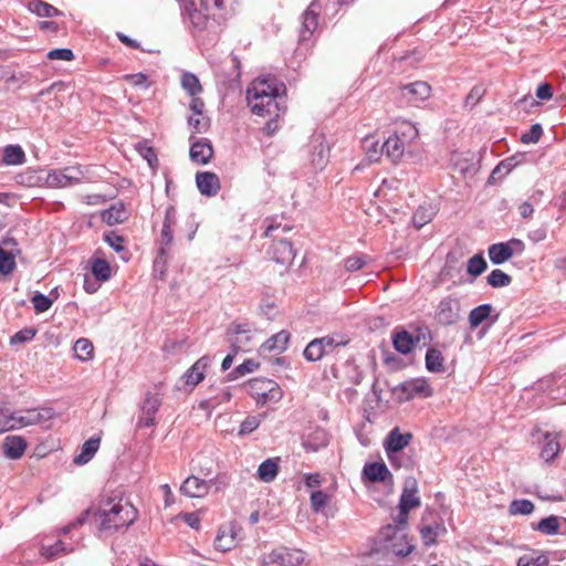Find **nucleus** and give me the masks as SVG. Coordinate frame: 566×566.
<instances>
[{"instance_id": "nucleus-16", "label": "nucleus", "mask_w": 566, "mask_h": 566, "mask_svg": "<svg viewBox=\"0 0 566 566\" xmlns=\"http://www.w3.org/2000/svg\"><path fill=\"white\" fill-rule=\"evenodd\" d=\"M270 254L273 261L282 265L292 264L295 258L292 243L284 239L273 242Z\"/></svg>"}, {"instance_id": "nucleus-48", "label": "nucleus", "mask_w": 566, "mask_h": 566, "mask_svg": "<svg viewBox=\"0 0 566 566\" xmlns=\"http://www.w3.org/2000/svg\"><path fill=\"white\" fill-rule=\"evenodd\" d=\"M232 547H234V537L228 536L226 528H220L214 539V548L219 552H228Z\"/></svg>"}, {"instance_id": "nucleus-41", "label": "nucleus", "mask_w": 566, "mask_h": 566, "mask_svg": "<svg viewBox=\"0 0 566 566\" xmlns=\"http://www.w3.org/2000/svg\"><path fill=\"white\" fill-rule=\"evenodd\" d=\"M231 399V392L229 388H223L219 394L207 398L206 400L200 402V408L202 409H214L219 405L227 402Z\"/></svg>"}, {"instance_id": "nucleus-56", "label": "nucleus", "mask_w": 566, "mask_h": 566, "mask_svg": "<svg viewBox=\"0 0 566 566\" xmlns=\"http://www.w3.org/2000/svg\"><path fill=\"white\" fill-rule=\"evenodd\" d=\"M315 439L317 442L312 441V437H308L306 440H304L303 446L307 451H317L321 447H325L327 444L326 434L324 431H316Z\"/></svg>"}, {"instance_id": "nucleus-23", "label": "nucleus", "mask_w": 566, "mask_h": 566, "mask_svg": "<svg viewBox=\"0 0 566 566\" xmlns=\"http://www.w3.org/2000/svg\"><path fill=\"white\" fill-rule=\"evenodd\" d=\"M405 149L406 142L398 134L389 136L381 145V153H385L394 163L402 157Z\"/></svg>"}, {"instance_id": "nucleus-59", "label": "nucleus", "mask_w": 566, "mask_h": 566, "mask_svg": "<svg viewBox=\"0 0 566 566\" xmlns=\"http://www.w3.org/2000/svg\"><path fill=\"white\" fill-rule=\"evenodd\" d=\"M543 134L541 124H533L530 130L522 135L521 140L524 144H535L539 140Z\"/></svg>"}, {"instance_id": "nucleus-43", "label": "nucleus", "mask_w": 566, "mask_h": 566, "mask_svg": "<svg viewBox=\"0 0 566 566\" xmlns=\"http://www.w3.org/2000/svg\"><path fill=\"white\" fill-rule=\"evenodd\" d=\"M92 273L97 281H107L111 277V266L103 259H95L92 263Z\"/></svg>"}, {"instance_id": "nucleus-40", "label": "nucleus", "mask_w": 566, "mask_h": 566, "mask_svg": "<svg viewBox=\"0 0 566 566\" xmlns=\"http://www.w3.org/2000/svg\"><path fill=\"white\" fill-rule=\"evenodd\" d=\"M75 357L80 360H88L93 357V344L87 338H80L73 347Z\"/></svg>"}, {"instance_id": "nucleus-44", "label": "nucleus", "mask_w": 566, "mask_h": 566, "mask_svg": "<svg viewBox=\"0 0 566 566\" xmlns=\"http://www.w3.org/2000/svg\"><path fill=\"white\" fill-rule=\"evenodd\" d=\"M315 143H317L316 145H314L316 155L313 157L312 163L315 167L322 169L327 163L329 149L319 138L315 139Z\"/></svg>"}, {"instance_id": "nucleus-25", "label": "nucleus", "mask_w": 566, "mask_h": 566, "mask_svg": "<svg viewBox=\"0 0 566 566\" xmlns=\"http://www.w3.org/2000/svg\"><path fill=\"white\" fill-rule=\"evenodd\" d=\"M290 342V333L286 331H280L275 335L271 336L268 340H265L261 349L263 353L265 352H275L277 354L283 353L287 348V344Z\"/></svg>"}, {"instance_id": "nucleus-12", "label": "nucleus", "mask_w": 566, "mask_h": 566, "mask_svg": "<svg viewBox=\"0 0 566 566\" xmlns=\"http://www.w3.org/2000/svg\"><path fill=\"white\" fill-rule=\"evenodd\" d=\"M177 221V211L174 206L167 207L165 211V219L163 222V228L160 232V239H159V258H164L167 254L168 248L171 245L174 241L172 235V226L176 224Z\"/></svg>"}, {"instance_id": "nucleus-51", "label": "nucleus", "mask_w": 566, "mask_h": 566, "mask_svg": "<svg viewBox=\"0 0 566 566\" xmlns=\"http://www.w3.org/2000/svg\"><path fill=\"white\" fill-rule=\"evenodd\" d=\"M369 260L365 254H354L345 259L344 265L347 271L354 272L364 268Z\"/></svg>"}, {"instance_id": "nucleus-37", "label": "nucleus", "mask_w": 566, "mask_h": 566, "mask_svg": "<svg viewBox=\"0 0 566 566\" xmlns=\"http://www.w3.org/2000/svg\"><path fill=\"white\" fill-rule=\"evenodd\" d=\"M279 472L277 463L268 459L263 461L258 468V476L261 481L269 483L275 479Z\"/></svg>"}, {"instance_id": "nucleus-50", "label": "nucleus", "mask_w": 566, "mask_h": 566, "mask_svg": "<svg viewBox=\"0 0 566 566\" xmlns=\"http://www.w3.org/2000/svg\"><path fill=\"white\" fill-rule=\"evenodd\" d=\"M259 367V363L254 361L253 359H247L239 366H237L230 374L229 378L231 380L237 379L239 377L244 376L245 374L253 373Z\"/></svg>"}, {"instance_id": "nucleus-28", "label": "nucleus", "mask_w": 566, "mask_h": 566, "mask_svg": "<svg viewBox=\"0 0 566 566\" xmlns=\"http://www.w3.org/2000/svg\"><path fill=\"white\" fill-rule=\"evenodd\" d=\"M102 220L108 226L123 223L127 219V212L123 203H117L104 210Z\"/></svg>"}, {"instance_id": "nucleus-7", "label": "nucleus", "mask_w": 566, "mask_h": 566, "mask_svg": "<svg viewBox=\"0 0 566 566\" xmlns=\"http://www.w3.org/2000/svg\"><path fill=\"white\" fill-rule=\"evenodd\" d=\"M461 302L454 295L443 297L436 310V319L440 325L450 326L457 324L461 319Z\"/></svg>"}, {"instance_id": "nucleus-61", "label": "nucleus", "mask_w": 566, "mask_h": 566, "mask_svg": "<svg viewBox=\"0 0 566 566\" xmlns=\"http://www.w3.org/2000/svg\"><path fill=\"white\" fill-rule=\"evenodd\" d=\"M396 134H398L407 143V139L412 140L418 137V129L411 123H402Z\"/></svg>"}, {"instance_id": "nucleus-17", "label": "nucleus", "mask_w": 566, "mask_h": 566, "mask_svg": "<svg viewBox=\"0 0 566 566\" xmlns=\"http://www.w3.org/2000/svg\"><path fill=\"white\" fill-rule=\"evenodd\" d=\"M417 493L418 485L416 479H407L405 481V486L400 495L398 507H402L403 511H410L415 507L420 506L421 502Z\"/></svg>"}, {"instance_id": "nucleus-18", "label": "nucleus", "mask_w": 566, "mask_h": 566, "mask_svg": "<svg viewBox=\"0 0 566 566\" xmlns=\"http://www.w3.org/2000/svg\"><path fill=\"white\" fill-rule=\"evenodd\" d=\"M196 184L201 195L212 197L220 190V180L214 172L200 171L196 175Z\"/></svg>"}, {"instance_id": "nucleus-15", "label": "nucleus", "mask_w": 566, "mask_h": 566, "mask_svg": "<svg viewBox=\"0 0 566 566\" xmlns=\"http://www.w3.org/2000/svg\"><path fill=\"white\" fill-rule=\"evenodd\" d=\"M402 97L409 103H417L427 99L430 96L431 87L427 82L417 81L400 87Z\"/></svg>"}, {"instance_id": "nucleus-3", "label": "nucleus", "mask_w": 566, "mask_h": 566, "mask_svg": "<svg viewBox=\"0 0 566 566\" xmlns=\"http://www.w3.org/2000/svg\"><path fill=\"white\" fill-rule=\"evenodd\" d=\"M349 339L345 335L332 334L311 340L303 356L307 361H318L323 357L335 354L338 355L340 349L348 344Z\"/></svg>"}, {"instance_id": "nucleus-52", "label": "nucleus", "mask_w": 566, "mask_h": 566, "mask_svg": "<svg viewBox=\"0 0 566 566\" xmlns=\"http://www.w3.org/2000/svg\"><path fill=\"white\" fill-rule=\"evenodd\" d=\"M15 268L14 255L0 248V273L3 275L10 274Z\"/></svg>"}, {"instance_id": "nucleus-60", "label": "nucleus", "mask_w": 566, "mask_h": 566, "mask_svg": "<svg viewBox=\"0 0 566 566\" xmlns=\"http://www.w3.org/2000/svg\"><path fill=\"white\" fill-rule=\"evenodd\" d=\"M438 528H439L438 525H434V526L427 525L420 530L421 538L426 546H431L436 543V537L438 535Z\"/></svg>"}, {"instance_id": "nucleus-35", "label": "nucleus", "mask_w": 566, "mask_h": 566, "mask_svg": "<svg viewBox=\"0 0 566 566\" xmlns=\"http://www.w3.org/2000/svg\"><path fill=\"white\" fill-rule=\"evenodd\" d=\"M443 356L437 348H429L426 353V368L431 373H441L444 369Z\"/></svg>"}, {"instance_id": "nucleus-30", "label": "nucleus", "mask_w": 566, "mask_h": 566, "mask_svg": "<svg viewBox=\"0 0 566 566\" xmlns=\"http://www.w3.org/2000/svg\"><path fill=\"white\" fill-rule=\"evenodd\" d=\"M28 8L32 13L43 18H53L63 14L57 8L42 0L30 1Z\"/></svg>"}, {"instance_id": "nucleus-38", "label": "nucleus", "mask_w": 566, "mask_h": 566, "mask_svg": "<svg viewBox=\"0 0 566 566\" xmlns=\"http://www.w3.org/2000/svg\"><path fill=\"white\" fill-rule=\"evenodd\" d=\"M15 412L11 411L4 402H0V433L15 430Z\"/></svg>"}, {"instance_id": "nucleus-39", "label": "nucleus", "mask_w": 566, "mask_h": 566, "mask_svg": "<svg viewBox=\"0 0 566 566\" xmlns=\"http://www.w3.org/2000/svg\"><path fill=\"white\" fill-rule=\"evenodd\" d=\"M181 86L191 96H196L202 92L199 78L190 72H185L181 75Z\"/></svg>"}, {"instance_id": "nucleus-62", "label": "nucleus", "mask_w": 566, "mask_h": 566, "mask_svg": "<svg viewBox=\"0 0 566 566\" xmlns=\"http://www.w3.org/2000/svg\"><path fill=\"white\" fill-rule=\"evenodd\" d=\"M46 56L49 60L72 61L74 59V53L70 49L62 48L49 51Z\"/></svg>"}, {"instance_id": "nucleus-58", "label": "nucleus", "mask_w": 566, "mask_h": 566, "mask_svg": "<svg viewBox=\"0 0 566 566\" xmlns=\"http://www.w3.org/2000/svg\"><path fill=\"white\" fill-rule=\"evenodd\" d=\"M36 313H43L52 306V300L44 294L36 293L31 300Z\"/></svg>"}, {"instance_id": "nucleus-63", "label": "nucleus", "mask_w": 566, "mask_h": 566, "mask_svg": "<svg viewBox=\"0 0 566 566\" xmlns=\"http://www.w3.org/2000/svg\"><path fill=\"white\" fill-rule=\"evenodd\" d=\"M548 558L544 555H541L536 558H531L527 556H522L518 558L517 566H547Z\"/></svg>"}, {"instance_id": "nucleus-6", "label": "nucleus", "mask_w": 566, "mask_h": 566, "mask_svg": "<svg viewBox=\"0 0 566 566\" xmlns=\"http://www.w3.org/2000/svg\"><path fill=\"white\" fill-rule=\"evenodd\" d=\"M304 552L287 547H279L260 558L262 566L277 564L280 566H300L304 562Z\"/></svg>"}, {"instance_id": "nucleus-4", "label": "nucleus", "mask_w": 566, "mask_h": 566, "mask_svg": "<svg viewBox=\"0 0 566 566\" xmlns=\"http://www.w3.org/2000/svg\"><path fill=\"white\" fill-rule=\"evenodd\" d=\"M323 377L326 380L334 379L339 386L347 387L359 385L363 379V374L354 359L348 357L326 367L323 373Z\"/></svg>"}, {"instance_id": "nucleus-10", "label": "nucleus", "mask_w": 566, "mask_h": 566, "mask_svg": "<svg viewBox=\"0 0 566 566\" xmlns=\"http://www.w3.org/2000/svg\"><path fill=\"white\" fill-rule=\"evenodd\" d=\"M329 0H313L303 14L301 39L307 40L318 27V15L323 8L327 10Z\"/></svg>"}, {"instance_id": "nucleus-9", "label": "nucleus", "mask_w": 566, "mask_h": 566, "mask_svg": "<svg viewBox=\"0 0 566 566\" xmlns=\"http://www.w3.org/2000/svg\"><path fill=\"white\" fill-rule=\"evenodd\" d=\"M411 438V433H400L398 428L392 429L388 433L384 447L387 458L394 468L399 469L402 467L401 463H396V458L409 444Z\"/></svg>"}, {"instance_id": "nucleus-46", "label": "nucleus", "mask_w": 566, "mask_h": 566, "mask_svg": "<svg viewBox=\"0 0 566 566\" xmlns=\"http://www.w3.org/2000/svg\"><path fill=\"white\" fill-rule=\"evenodd\" d=\"M188 126L192 134H203L210 127V118L207 116H195L188 117Z\"/></svg>"}, {"instance_id": "nucleus-14", "label": "nucleus", "mask_w": 566, "mask_h": 566, "mask_svg": "<svg viewBox=\"0 0 566 566\" xmlns=\"http://www.w3.org/2000/svg\"><path fill=\"white\" fill-rule=\"evenodd\" d=\"M210 363L211 359L209 356H202L199 358L184 374L182 379L185 380V385L193 389L198 384H200L205 379V375Z\"/></svg>"}, {"instance_id": "nucleus-8", "label": "nucleus", "mask_w": 566, "mask_h": 566, "mask_svg": "<svg viewBox=\"0 0 566 566\" xmlns=\"http://www.w3.org/2000/svg\"><path fill=\"white\" fill-rule=\"evenodd\" d=\"M400 401H409L415 398H428L433 395V389L423 378L409 379L396 387Z\"/></svg>"}, {"instance_id": "nucleus-22", "label": "nucleus", "mask_w": 566, "mask_h": 566, "mask_svg": "<svg viewBox=\"0 0 566 566\" xmlns=\"http://www.w3.org/2000/svg\"><path fill=\"white\" fill-rule=\"evenodd\" d=\"M361 478L374 483L385 482L391 478V473L384 462H368L363 468Z\"/></svg>"}, {"instance_id": "nucleus-26", "label": "nucleus", "mask_w": 566, "mask_h": 566, "mask_svg": "<svg viewBox=\"0 0 566 566\" xmlns=\"http://www.w3.org/2000/svg\"><path fill=\"white\" fill-rule=\"evenodd\" d=\"M71 169L55 170L48 175L46 182L51 187H67L80 182L78 176H69Z\"/></svg>"}, {"instance_id": "nucleus-2", "label": "nucleus", "mask_w": 566, "mask_h": 566, "mask_svg": "<svg viewBox=\"0 0 566 566\" xmlns=\"http://www.w3.org/2000/svg\"><path fill=\"white\" fill-rule=\"evenodd\" d=\"M94 516L99 523V531L117 532L132 525L137 518L138 512L129 502L108 499Z\"/></svg>"}, {"instance_id": "nucleus-32", "label": "nucleus", "mask_w": 566, "mask_h": 566, "mask_svg": "<svg viewBox=\"0 0 566 566\" xmlns=\"http://www.w3.org/2000/svg\"><path fill=\"white\" fill-rule=\"evenodd\" d=\"M559 450H560V447H559L558 437L556 434L546 433L545 442L541 450V458L544 461L549 462L557 457V454L559 453Z\"/></svg>"}, {"instance_id": "nucleus-19", "label": "nucleus", "mask_w": 566, "mask_h": 566, "mask_svg": "<svg viewBox=\"0 0 566 566\" xmlns=\"http://www.w3.org/2000/svg\"><path fill=\"white\" fill-rule=\"evenodd\" d=\"M211 482L191 475L184 481L180 492L189 497H203L208 494Z\"/></svg>"}, {"instance_id": "nucleus-20", "label": "nucleus", "mask_w": 566, "mask_h": 566, "mask_svg": "<svg viewBox=\"0 0 566 566\" xmlns=\"http://www.w3.org/2000/svg\"><path fill=\"white\" fill-rule=\"evenodd\" d=\"M190 158L192 161L201 165L209 163L213 155L211 143L207 138L191 142Z\"/></svg>"}, {"instance_id": "nucleus-34", "label": "nucleus", "mask_w": 566, "mask_h": 566, "mask_svg": "<svg viewBox=\"0 0 566 566\" xmlns=\"http://www.w3.org/2000/svg\"><path fill=\"white\" fill-rule=\"evenodd\" d=\"M394 347L401 354H409L413 348V338L407 331H401L395 334L392 338Z\"/></svg>"}, {"instance_id": "nucleus-27", "label": "nucleus", "mask_w": 566, "mask_h": 566, "mask_svg": "<svg viewBox=\"0 0 566 566\" xmlns=\"http://www.w3.org/2000/svg\"><path fill=\"white\" fill-rule=\"evenodd\" d=\"M99 442V438L94 437L86 440L82 446L81 453L74 458L73 462L77 465L86 464L97 452Z\"/></svg>"}, {"instance_id": "nucleus-64", "label": "nucleus", "mask_w": 566, "mask_h": 566, "mask_svg": "<svg viewBox=\"0 0 566 566\" xmlns=\"http://www.w3.org/2000/svg\"><path fill=\"white\" fill-rule=\"evenodd\" d=\"M104 240L107 242L116 252H120L124 250V239L122 235L109 232L104 234Z\"/></svg>"}, {"instance_id": "nucleus-11", "label": "nucleus", "mask_w": 566, "mask_h": 566, "mask_svg": "<svg viewBox=\"0 0 566 566\" xmlns=\"http://www.w3.org/2000/svg\"><path fill=\"white\" fill-rule=\"evenodd\" d=\"M161 406V398L157 394L147 392L140 406L138 428H150L156 424L155 416Z\"/></svg>"}, {"instance_id": "nucleus-49", "label": "nucleus", "mask_w": 566, "mask_h": 566, "mask_svg": "<svg viewBox=\"0 0 566 566\" xmlns=\"http://www.w3.org/2000/svg\"><path fill=\"white\" fill-rule=\"evenodd\" d=\"M486 266L488 264L484 256L479 253L470 258V260L468 261L467 271L469 274L478 276L485 271Z\"/></svg>"}, {"instance_id": "nucleus-36", "label": "nucleus", "mask_w": 566, "mask_h": 566, "mask_svg": "<svg viewBox=\"0 0 566 566\" xmlns=\"http://www.w3.org/2000/svg\"><path fill=\"white\" fill-rule=\"evenodd\" d=\"M491 304H482L474 307L469 314V323L472 328L482 324L492 313Z\"/></svg>"}, {"instance_id": "nucleus-45", "label": "nucleus", "mask_w": 566, "mask_h": 566, "mask_svg": "<svg viewBox=\"0 0 566 566\" xmlns=\"http://www.w3.org/2000/svg\"><path fill=\"white\" fill-rule=\"evenodd\" d=\"M486 281L492 287H503L511 284L512 277L502 270L495 269L488 275Z\"/></svg>"}, {"instance_id": "nucleus-1", "label": "nucleus", "mask_w": 566, "mask_h": 566, "mask_svg": "<svg viewBox=\"0 0 566 566\" xmlns=\"http://www.w3.org/2000/svg\"><path fill=\"white\" fill-rule=\"evenodd\" d=\"M285 85L272 77L255 78L247 88V101L251 112L258 116H270L264 130L272 135L277 130V119L285 107L281 106V94Z\"/></svg>"}, {"instance_id": "nucleus-21", "label": "nucleus", "mask_w": 566, "mask_h": 566, "mask_svg": "<svg viewBox=\"0 0 566 566\" xmlns=\"http://www.w3.org/2000/svg\"><path fill=\"white\" fill-rule=\"evenodd\" d=\"M28 443L27 440L21 436H7L3 440V454L6 458L11 460L20 459L25 450Z\"/></svg>"}, {"instance_id": "nucleus-54", "label": "nucleus", "mask_w": 566, "mask_h": 566, "mask_svg": "<svg viewBox=\"0 0 566 566\" xmlns=\"http://www.w3.org/2000/svg\"><path fill=\"white\" fill-rule=\"evenodd\" d=\"M262 418H264V416H248L240 426L239 434L245 436L256 430L261 423Z\"/></svg>"}, {"instance_id": "nucleus-31", "label": "nucleus", "mask_w": 566, "mask_h": 566, "mask_svg": "<svg viewBox=\"0 0 566 566\" xmlns=\"http://www.w3.org/2000/svg\"><path fill=\"white\" fill-rule=\"evenodd\" d=\"M25 160V154L19 145H8L3 148L2 163L8 166L21 165Z\"/></svg>"}, {"instance_id": "nucleus-13", "label": "nucleus", "mask_w": 566, "mask_h": 566, "mask_svg": "<svg viewBox=\"0 0 566 566\" xmlns=\"http://www.w3.org/2000/svg\"><path fill=\"white\" fill-rule=\"evenodd\" d=\"M54 416V411L52 408H33L25 410L24 416H18L15 413V430L43 423L48 420H51Z\"/></svg>"}, {"instance_id": "nucleus-5", "label": "nucleus", "mask_w": 566, "mask_h": 566, "mask_svg": "<svg viewBox=\"0 0 566 566\" xmlns=\"http://www.w3.org/2000/svg\"><path fill=\"white\" fill-rule=\"evenodd\" d=\"M244 387L247 392L261 406L277 402L282 398L280 386L272 379L253 378Z\"/></svg>"}, {"instance_id": "nucleus-55", "label": "nucleus", "mask_w": 566, "mask_h": 566, "mask_svg": "<svg viewBox=\"0 0 566 566\" xmlns=\"http://www.w3.org/2000/svg\"><path fill=\"white\" fill-rule=\"evenodd\" d=\"M328 495L323 491H314L310 496L311 507L314 512H321L328 503Z\"/></svg>"}, {"instance_id": "nucleus-33", "label": "nucleus", "mask_w": 566, "mask_h": 566, "mask_svg": "<svg viewBox=\"0 0 566 566\" xmlns=\"http://www.w3.org/2000/svg\"><path fill=\"white\" fill-rule=\"evenodd\" d=\"M560 527V517L556 515H551L545 518H542L536 525H532L533 530H536L544 535L558 534Z\"/></svg>"}, {"instance_id": "nucleus-42", "label": "nucleus", "mask_w": 566, "mask_h": 566, "mask_svg": "<svg viewBox=\"0 0 566 566\" xmlns=\"http://www.w3.org/2000/svg\"><path fill=\"white\" fill-rule=\"evenodd\" d=\"M73 548L66 547L65 543L63 541H56L53 545H45L43 544L41 546V554L45 556L48 559H53L56 556L61 554H65L67 552H71Z\"/></svg>"}, {"instance_id": "nucleus-53", "label": "nucleus", "mask_w": 566, "mask_h": 566, "mask_svg": "<svg viewBox=\"0 0 566 566\" xmlns=\"http://www.w3.org/2000/svg\"><path fill=\"white\" fill-rule=\"evenodd\" d=\"M137 153L147 160L150 167H155L158 163L157 155L154 148L147 143H137L135 146Z\"/></svg>"}, {"instance_id": "nucleus-57", "label": "nucleus", "mask_w": 566, "mask_h": 566, "mask_svg": "<svg viewBox=\"0 0 566 566\" xmlns=\"http://www.w3.org/2000/svg\"><path fill=\"white\" fill-rule=\"evenodd\" d=\"M35 334L36 331L32 327L23 328L11 336L10 344L15 345L28 343L34 338Z\"/></svg>"}, {"instance_id": "nucleus-29", "label": "nucleus", "mask_w": 566, "mask_h": 566, "mask_svg": "<svg viewBox=\"0 0 566 566\" xmlns=\"http://www.w3.org/2000/svg\"><path fill=\"white\" fill-rule=\"evenodd\" d=\"M489 258L493 264H502L512 258V250L505 242L494 243L489 247Z\"/></svg>"}, {"instance_id": "nucleus-47", "label": "nucleus", "mask_w": 566, "mask_h": 566, "mask_svg": "<svg viewBox=\"0 0 566 566\" xmlns=\"http://www.w3.org/2000/svg\"><path fill=\"white\" fill-rule=\"evenodd\" d=\"M534 511V504L532 501L522 499V500H514L511 502L509 506V512L512 515H528Z\"/></svg>"}, {"instance_id": "nucleus-24", "label": "nucleus", "mask_w": 566, "mask_h": 566, "mask_svg": "<svg viewBox=\"0 0 566 566\" xmlns=\"http://www.w3.org/2000/svg\"><path fill=\"white\" fill-rule=\"evenodd\" d=\"M182 10L188 14L189 21L196 31H203L209 23V17L200 9H197L193 2H185Z\"/></svg>"}]
</instances>
